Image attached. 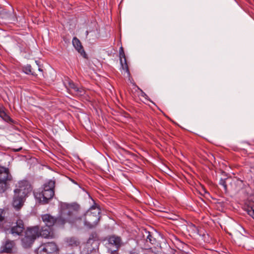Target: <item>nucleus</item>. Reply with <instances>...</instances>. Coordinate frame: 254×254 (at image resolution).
I'll return each mask as SVG.
<instances>
[{"label": "nucleus", "mask_w": 254, "mask_h": 254, "mask_svg": "<svg viewBox=\"0 0 254 254\" xmlns=\"http://www.w3.org/2000/svg\"><path fill=\"white\" fill-rule=\"evenodd\" d=\"M55 181L49 180L43 185L42 190L34 192V196L43 204L48 203L55 195Z\"/></svg>", "instance_id": "1"}, {"label": "nucleus", "mask_w": 254, "mask_h": 254, "mask_svg": "<svg viewBox=\"0 0 254 254\" xmlns=\"http://www.w3.org/2000/svg\"><path fill=\"white\" fill-rule=\"evenodd\" d=\"M79 209V205L76 203H63L61 205V214L59 221L61 222L62 225H64L66 222H72Z\"/></svg>", "instance_id": "2"}, {"label": "nucleus", "mask_w": 254, "mask_h": 254, "mask_svg": "<svg viewBox=\"0 0 254 254\" xmlns=\"http://www.w3.org/2000/svg\"><path fill=\"white\" fill-rule=\"evenodd\" d=\"M101 209L95 204L92 206L84 215V224L89 228L95 227L100 220Z\"/></svg>", "instance_id": "3"}, {"label": "nucleus", "mask_w": 254, "mask_h": 254, "mask_svg": "<svg viewBox=\"0 0 254 254\" xmlns=\"http://www.w3.org/2000/svg\"><path fill=\"white\" fill-rule=\"evenodd\" d=\"M37 238V229L34 226L28 227L25 231L24 236L21 239V245L24 248H30Z\"/></svg>", "instance_id": "4"}, {"label": "nucleus", "mask_w": 254, "mask_h": 254, "mask_svg": "<svg viewBox=\"0 0 254 254\" xmlns=\"http://www.w3.org/2000/svg\"><path fill=\"white\" fill-rule=\"evenodd\" d=\"M12 177L8 168L0 166V193L4 192L9 188Z\"/></svg>", "instance_id": "5"}, {"label": "nucleus", "mask_w": 254, "mask_h": 254, "mask_svg": "<svg viewBox=\"0 0 254 254\" xmlns=\"http://www.w3.org/2000/svg\"><path fill=\"white\" fill-rule=\"evenodd\" d=\"M16 188L14 192L18 193L22 195V196H27L32 190L31 185L27 180H22L18 182L16 185Z\"/></svg>", "instance_id": "6"}, {"label": "nucleus", "mask_w": 254, "mask_h": 254, "mask_svg": "<svg viewBox=\"0 0 254 254\" xmlns=\"http://www.w3.org/2000/svg\"><path fill=\"white\" fill-rule=\"evenodd\" d=\"M58 248L54 242H48L42 244L38 248V254H57Z\"/></svg>", "instance_id": "7"}, {"label": "nucleus", "mask_w": 254, "mask_h": 254, "mask_svg": "<svg viewBox=\"0 0 254 254\" xmlns=\"http://www.w3.org/2000/svg\"><path fill=\"white\" fill-rule=\"evenodd\" d=\"M108 246L110 249L113 248L115 249L112 251L111 254L118 251L119 249L124 245L122 238L118 236L113 235L110 236L108 239Z\"/></svg>", "instance_id": "8"}, {"label": "nucleus", "mask_w": 254, "mask_h": 254, "mask_svg": "<svg viewBox=\"0 0 254 254\" xmlns=\"http://www.w3.org/2000/svg\"><path fill=\"white\" fill-rule=\"evenodd\" d=\"M38 230V238L41 237L45 239H54L55 235L53 228L50 227H42L41 228L38 225L34 226Z\"/></svg>", "instance_id": "9"}, {"label": "nucleus", "mask_w": 254, "mask_h": 254, "mask_svg": "<svg viewBox=\"0 0 254 254\" xmlns=\"http://www.w3.org/2000/svg\"><path fill=\"white\" fill-rule=\"evenodd\" d=\"M64 84L66 88L70 93L77 96H82L85 93V91L82 88L77 87L70 79H68Z\"/></svg>", "instance_id": "10"}, {"label": "nucleus", "mask_w": 254, "mask_h": 254, "mask_svg": "<svg viewBox=\"0 0 254 254\" xmlns=\"http://www.w3.org/2000/svg\"><path fill=\"white\" fill-rule=\"evenodd\" d=\"M41 219L45 223L46 227H52L56 223L62 225L61 222L59 221L60 216L58 218L51 215L50 214H45L41 215Z\"/></svg>", "instance_id": "11"}, {"label": "nucleus", "mask_w": 254, "mask_h": 254, "mask_svg": "<svg viewBox=\"0 0 254 254\" xmlns=\"http://www.w3.org/2000/svg\"><path fill=\"white\" fill-rule=\"evenodd\" d=\"M24 229L25 226L23 220L18 219L15 223V225L11 228L10 232L13 236H20Z\"/></svg>", "instance_id": "12"}, {"label": "nucleus", "mask_w": 254, "mask_h": 254, "mask_svg": "<svg viewBox=\"0 0 254 254\" xmlns=\"http://www.w3.org/2000/svg\"><path fill=\"white\" fill-rule=\"evenodd\" d=\"M13 199L12 202V205L14 208L19 209L23 204L24 199L25 196H22L19 193L14 192Z\"/></svg>", "instance_id": "13"}, {"label": "nucleus", "mask_w": 254, "mask_h": 254, "mask_svg": "<svg viewBox=\"0 0 254 254\" xmlns=\"http://www.w3.org/2000/svg\"><path fill=\"white\" fill-rule=\"evenodd\" d=\"M72 44L78 52L84 58H86V54L83 49V47L79 40L76 37H74L72 39Z\"/></svg>", "instance_id": "14"}, {"label": "nucleus", "mask_w": 254, "mask_h": 254, "mask_svg": "<svg viewBox=\"0 0 254 254\" xmlns=\"http://www.w3.org/2000/svg\"><path fill=\"white\" fill-rule=\"evenodd\" d=\"M14 246L15 243L13 241H6L4 246L1 247V252L11 254L12 252V249Z\"/></svg>", "instance_id": "15"}, {"label": "nucleus", "mask_w": 254, "mask_h": 254, "mask_svg": "<svg viewBox=\"0 0 254 254\" xmlns=\"http://www.w3.org/2000/svg\"><path fill=\"white\" fill-rule=\"evenodd\" d=\"M0 117L1 118L6 122L13 124V120L5 113V109L3 111H0Z\"/></svg>", "instance_id": "16"}, {"label": "nucleus", "mask_w": 254, "mask_h": 254, "mask_svg": "<svg viewBox=\"0 0 254 254\" xmlns=\"http://www.w3.org/2000/svg\"><path fill=\"white\" fill-rule=\"evenodd\" d=\"M67 245L71 247H78L80 244V242L75 238H70L66 241Z\"/></svg>", "instance_id": "17"}, {"label": "nucleus", "mask_w": 254, "mask_h": 254, "mask_svg": "<svg viewBox=\"0 0 254 254\" xmlns=\"http://www.w3.org/2000/svg\"><path fill=\"white\" fill-rule=\"evenodd\" d=\"M246 210L248 214L254 219V203L249 202Z\"/></svg>", "instance_id": "18"}, {"label": "nucleus", "mask_w": 254, "mask_h": 254, "mask_svg": "<svg viewBox=\"0 0 254 254\" xmlns=\"http://www.w3.org/2000/svg\"><path fill=\"white\" fill-rule=\"evenodd\" d=\"M122 67L123 70H124L127 73V75L129 76L130 75V72L129 71V68L128 65L127 64V60L125 59L124 60H122V63H120Z\"/></svg>", "instance_id": "19"}, {"label": "nucleus", "mask_w": 254, "mask_h": 254, "mask_svg": "<svg viewBox=\"0 0 254 254\" xmlns=\"http://www.w3.org/2000/svg\"><path fill=\"white\" fill-rule=\"evenodd\" d=\"M147 233L148 235L146 240V243L149 242L151 244H154L156 242V239L153 237L149 232H148Z\"/></svg>", "instance_id": "20"}, {"label": "nucleus", "mask_w": 254, "mask_h": 254, "mask_svg": "<svg viewBox=\"0 0 254 254\" xmlns=\"http://www.w3.org/2000/svg\"><path fill=\"white\" fill-rule=\"evenodd\" d=\"M119 54H120V63H122V60L126 59L125 54L124 51V49L123 47H121L119 49Z\"/></svg>", "instance_id": "21"}, {"label": "nucleus", "mask_w": 254, "mask_h": 254, "mask_svg": "<svg viewBox=\"0 0 254 254\" xmlns=\"http://www.w3.org/2000/svg\"><path fill=\"white\" fill-rule=\"evenodd\" d=\"M98 238L97 234L96 233H92L90 235L87 243H90L91 241H95Z\"/></svg>", "instance_id": "22"}, {"label": "nucleus", "mask_w": 254, "mask_h": 254, "mask_svg": "<svg viewBox=\"0 0 254 254\" xmlns=\"http://www.w3.org/2000/svg\"><path fill=\"white\" fill-rule=\"evenodd\" d=\"M219 185L223 186L225 191L227 190V186L226 184V179H221L219 181Z\"/></svg>", "instance_id": "23"}, {"label": "nucleus", "mask_w": 254, "mask_h": 254, "mask_svg": "<svg viewBox=\"0 0 254 254\" xmlns=\"http://www.w3.org/2000/svg\"><path fill=\"white\" fill-rule=\"evenodd\" d=\"M26 70H27V71H26V73L27 74H28L30 72H31V66H28L26 67Z\"/></svg>", "instance_id": "24"}, {"label": "nucleus", "mask_w": 254, "mask_h": 254, "mask_svg": "<svg viewBox=\"0 0 254 254\" xmlns=\"http://www.w3.org/2000/svg\"><path fill=\"white\" fill-rule=\"evenodd\" d=\"M129 254H138L136 251H132L129 252Z\"/></svg>", "instance_id": "25"}, {"label": "nucleus", "mask_w": 254, "mask_h": 254, "mask_svg": "<svg viewBox=\"0 0 254 254\" xmlns=\"http://www.w3.org/2000/svg\"><path fill=\"white\" fill-rule=\"evenodd\" d=\"M154 254H162L161 251H157L156 252H154Z\"/></svg>", "instance_id": "26"}, {"label": "nucleus", "mask_w": 254, "mask_h": 254, "mask_svg": "<svg viewBox=\"0 0 254 254\" xmlns=\"http://www.w3.org/2000/svg\"><path fill=\"white\" fill-rule=\"evenodd\" d=\"M5 108L2 106L0 105V111H3Z\"/></svg>", "instance_id": "27"}, {"label": "nucleus", "mask_w": 254, "mask_h": 254, "mask_svg": "<svg viewBox=\"0 0 254 254\" xmlns=\"http://www.w3.org/2000/svg\"><path fill=\"white\" fill-rule=\"evenodd\" d=\"M21 149V148H19V149H16L15 151H20Z\"/></svg>", "instance_id": "28"}, {"label": "nucleus", "mask_w": 254, "mask_h": 254, "mask_svg": "<svg viewBox=\"0 0 254 254\" xmlns=\"http://www.w3.org/2000/svg\"><path fill=\"white\" fill-rule=\"evenodd\" d=\"M50 254L44 253V254Z\"/></svg>", "instance_id": "29"}, {"label": "nucleus", "mask_w": 254, "mask_h": 254, "mask_svg": "<svg viewBox=\"0 0 254 254\" xmlns=\"http://www.w3.org/2000/svg\"><path fill=\"white\" fill-rule=\"evenodd\" d=\"M145 249H150V248H149V247H146Z\"/></svg>", "instance_id": "30"}]
</instances>
